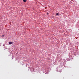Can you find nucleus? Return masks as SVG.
<instances>
[{
  "mask_svg": "<svg viewBox=\"0 0 79 79\" xmlns=\"http://www.w3.org/2000/svg\"><path fill=\"white\" fill-rule=\"evenodd\" d=\"M9 44H13V42H9Z\"/></svg>",
  "mask_w": 79,
  "mask_h": 79,
  "instance_id": "nucleus-1",
  "label": "nucleus"
},
{
  "mask_svg": "<svg viewBox=\"0 0 79 79\" xmlns=\"http://www.w3.org/2000/svg\"><path fill=\"white\" fill-rule=\"evenodd\" d=\"M24 2H26V0H23Z\"/></svg>",
  "mask_w": 79,
  "mask_h": 79,
  "instance_id": "nucleus-2",
  "label": "nucleus"
},
{
  "mask_svg": "<svg viewBox=\"0 0 79 79\" xmlns=\"http://www.w3.org/2000/svg\"><path fill=\"white\" fill-rule=\"evenodd\" d=\"M56 15H59V14H58V13H57V14H56Z\"/></svg>",
  "mask_w": 79,
  "mask_h": 79,
  "instance_id": "nucleus-3",
  "label": "nucleus"
},
{
  "mask_svg": "<svg viewBox=\"0 0 79 79\" xmlns=\"http://www.w3.org/2000/svg\"><path fill=\"white\" fill-rule=\"evenodd\" d=\"M47 15H48V13L47 12Z\"/></svg>",
  "mask_w": 79,
  "mask_h": 79,
  "instance_id": "nucleus-4",
  "label": "nucleus"
}]
</instances>
